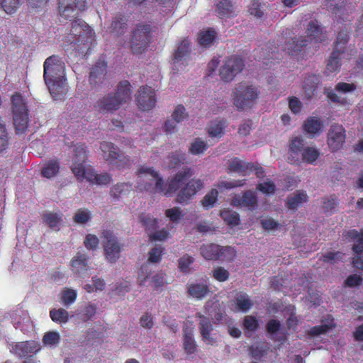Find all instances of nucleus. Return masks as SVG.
<instances>
[{
  "label": "nucleus",
  "instance_id": "nucleus-39",
  "mask_svg": "<svg viewBox=\"0 0 363 363\" xmlns=\"http://www.w3.org/2000/svg\"><path fill=\"white\" fill-rule=\"evenodd\" d=\"M225 127H226L225 121H213L208 126V133L211 138H221L225 133L223 131L225 130Z\"/></svg>",
  "mask_w": 363,
  "mask_h": 363
},
{
  "label": "nucleus",
  "instance_id": "nucleus-21",
  "mask_svg": "<svg viewBox=\"0 0 363 363\" xmlns=\"http://www.w3.org/2000/svg\"><path fill=\"white\" fill-rule=\"evenodd\" d=\"M196 316L201 320L199 323V330L200 335H201L202 340L207 345H213L216 343V338L211 335V332L213 331V325L208 318L204 316L200 313L196 314Z\"/></svg>",
  "mask_w": 363,
  "mask_h": 363
},
{
  "label": "nucleus",
  "instance_id": "nucleus-63",
  "mask_svg": "<svg viewBox=\"0 0 363 363\" xmlns=\"http://www.w3.org/2000/svg\"><path fill=\"white\" fill-rule=\"evenodd\" d=\"M194 261V257L188 255H184L181 257L179 259V269L184 272H186L189 270V265L191 264Z\"/></svg>",
  "mask_w": 363,
  "mask_h": 363
},
{
  "label": "nucleus",
  "instance_id": "nucleus-27",
  "mask_svg": "<svg viewBox=\"0 0 363 363\" xmlns=\"http://www.w3.org/2000/svg\"><path fill=\"white\" fill-rule=\"evenodd\" d=\"M232 203L235 206L253 208L257 206V197L251 191H244L242 196H235L232 199Z\"/></svg>",
  "mask_w": 363,
  "mask_h": 363
},
{
  "label": "nucleus",
  "instance_id": "nucleus-48",
  "mask_svg": "<svg viewBox=\"0 0 363 363\" xmlns=\"http://www.w3.org/2000/svg\"><path fill=\"white\" fill-rule=\"evenodd\" d=\"M22 0H0V6L8 14L15 13L21 4Z\"/></svg>",
  "mask_w": 363,
  "mask_h": 363
},
{
  "label": "nucleus",
  "instance_id": "nucleus-49",
  "mask_svg": "<svg viewBox=\"0 0 363 363\" xmlns=\"http://www.w3.org/2000/svg\"><path fill=\"white\" fill-rule=\"evenodd\" d=\"M169 167L171 169L179 167L185 160V153L182 151H176L168 156Z\"/></svg>",
  "mask_w": 363,
  "mask_h": 363
},
{
  "label": "nucleus",
  "instance_id": "nucleus-40",
  "mask_svg": "<svg viewBox=\"0 0 363 363\" xmlns=\"http://www.w3.org/2000/svg\"><path fill=\"white\" fill-rule=\"evenodd\" d=\"M220 216L223 220L231 227L239 225L240 223V215L230 209L221 211Z\"/></svg>",
  "mask_w": 363,
  "mask_h": 363
},
{
  "label": "nucleus",
  "instance_id": "nucleus-4",
  "mask_svg": "<svg viewBox=\"0 0 363 363\" xmlns=\"http://www.w3.org/2000/svg\"><path fill=\"white\" fill-rule=\"evenodd\" d=\"M62 67V61L57 55L50 56L44 62V80L50 94L55 100L61 99L67 92L65 77L55 76L56 71H59Z\"/></svg>",
  "mask_w": 363,
  "mask_h": 363
},
{
  "label": "nucleus",
  "instance_id": "nucleus-56",
  "mask_svg": "<svg viewBox=\"0 0 363 363\" xmlns=\"http://www.w3.org/2000/svg\"><path fill=\"white\" fill-rule=\"evenodd\" d=\"M242 323L244 328L251 332H255L259 325L257 320L252 315H246Z\"/></svg>",
  "mask_w": 363,
  "mask_h": 363
},
{
  "label": "nucleus",
  "instance_id": "nucleus-7",
  "mask_svg": "<svg viewBox=\"0 0 363 363\" xmlns=\"http://www.w3.org/2000/svg\"><path fill=\"white\" fill-rule=\"evenodd\" d=\"M11 101L16 133H23L26 130L29 122L25 100L21 93L16 92L11 96Z\"/></svg>",
  "mask_w": 363,
  "mask_h": 363
},
{
  "label": "nucleus",
  "instance_id": "nucleus-55",
  "mask_svg": "<svg viewBox=\"0 0 363 363\" xmlns=\"http://www.w3.org/2000/svg\"><path fill=\"white\" fill-rule=\"evenodd\" d=\"M338 205V201L335 195L324 198L323 208L326 212L333 213Z\"/></svg>",
  "mask_w": 363,
  "mask_h": 363
},
{
  "label": "nucleus",
  "instance_id": "nucleus-60",
  "mask_svg": "<svg viewBox=\"0 0 363 363\" xmlns=\"http://www.w3.org/2000/svg\"><path fill=\"white\" fill-rule=\"evenodd\" d=\"M90 219V213L86 210L79 209L75 215H74V222L79 224L86 223Z\"/></svg>",
  "mask_w": 363,
  "mask_h": 363
},
{
  "label": "nucleus",
  "instance_id": "nucleus-22",
  "mask_svg": "<svg viewBox=\"0 0 363 363\" xmlns=\"http://www.w3.org/2000/svg\"><path fill=\"white\" fill-rule=\"evenodd\" d=\"M303 145V140L301 137H296L290 140L288 150V162L290 164L300 165L301 155L305 148Z\"/></svg>",
  "mask_w": 363,
  "mask_h": 363
},
{
  "label": "nucleus",
  "instance_id": "nucleus-32",
  "mask_svg": "<svg viewBox=\"0 0 363 363\" xmlns=\"http://www.w3.org/2000/svg\"><path fill=\"white\" fill-rule=\"evenodd\" d=\"M89 257L78 252L70 262L72 271L75 273H82L89 269Z\"/></svg>",
  "mask_w": 363,
  "mask_h": 363
},
{
  "label": "nucleus",
  "instance_id": "nucleus-23",
  "mask_svg": "<svg viewBox=\"0 0 363 363\" xmlns=\"http://www.w3.org/2000/svg\"><path fill=\"white\" fill-rule=\"evenodd\" d=\"M83 179H86L89 182L96 185H107L111 182L112 176L108 172L101 174L96 173L94 170L89 167L88 170L85 171L84 175L77 177L78 181Z\"/></svg>",
  "mask_w": 363,
  "mask_h": 363
},
{
  "label": "nucleus",
  "instance_id": "nucleus-62",
  "mask_svg": "<svg viewBox=\"0 0 363 363\" xmlns=\"http://www.w3.org/2000/svg\"><path fill=\"white\" fill-rule=\"evenodd\" d=\"M333 328V326L329 324H321L312 327L308 334L312 336H318L320 334H325Z\"/></svg>",
  "mask_w": 363,
  "mask_h": 363
},
{
  "label": "nucleus",
  "instance_id": "nucleus-3",
  "mask_svg": "<svg viewBox=\"0 0 363 363\" xmlns=\"http://www.w3.org/2000/svg\"><path fill=\"white\" fill-rule=\"evenodd\" d=\"M306 37L291 38L282 45V52L289 55H297L298 52L311 43L318 44L326 40L325 32L317 20H311L306 28Z\"/></svg>",
  "mask_w": 363,
  "mask_h": 363
},
{
  "label": "nucleus",
  "instance_id": "nucleus-15",
  "mask_svg": "<svg viewBox=\"0 0 363 363\" xmlns=\"http://www.w3.org/2000/svg\"><path fill=\"white\" fill-rule=\"evenodd\" d=\"M104 248L105 257L110 262H115L119 257L121 252L122 245L119 244L116 237L111 230H104L103 232Z\"/></svg>",
  "mask_w": 363,
  "mask_h": 363
},
{
  "label": "nucleus",
  "instance_id": "nucleus-64",
  "mask_svg": "<svg viewBox=\"0 0 363 363\" xmlns=\"http://www.w3.org/2000/svg\"><path fill=\"white\" fill-rule=\"evenodd\" d=\"M344 254L341 252H329L323 255L322 260L326 263L333 264L338 259H342Z\"/></svg>",
  "mask_w": 363,
  "mask_h": 363
},
{
  "label": "nucleus",
  "instance_id": "nucleus-34",
  "mask_svg": "<svg viewBox=\"0 0 363 363\" xmlns=\"http://www.w3.org/2000/svg\"><path fill=\"white\" fill-rule=\"evenodd\" d=\"M133 191V184L129 182H121L114 184L110 191L111 196L118 201L122 196Z\"/></svg>",
  "mask_w": 363,
  "mask_h": 363
},
{
  "label": "nucleus",
  "instance_id": "nucleus-9",
  "mask_svg": "<svg viewBox=\"0 0 363 363\" xmlns=\"http://www.w3.org/2000/svg\"><path fill=\"white\" fill-rule=\"evenodd\" d=\"M100 149L104 160L110 164L118 169H127L130 167V157L118 152V147L113 143L104 141L101 143Z\"/></svg>",
  "mask_w": 363,
  "mask_h": 363
},
{
  "label": "nucleus",
  "instance_id": "nucleus-19",
  "mask_svg": "<svg viewBox=\"0 0 363 363\" xmlns=\"http://www.w3.org/2000/svg\"><path fill=\"white\" fill-rule=\"evenodd\" d=\"M107 63L104 57H100L98 62L91 67L89 82L92 86L103 84L106 75Z\"/></svg>",
  "mask_w": 363,
  "mask_h": 363
},
{
  "label": "nucleus",
  "instance_id": "nucleus-2",
  "mask_svg": "<svg viewBox=\"0 0 363 363\" xmlns=\"http://www.w3.org/2000/svg\"><path fill=\"white\" fill-rule=\"evenodd\" d=\"M133 90L127 80L118 83L115 92L105 94L95 102L94 108L101 113H112L125 105L131 98Z\"/></svg>",
  "mask_w": 363,
  "mask_h": 363
},
{
  "label": "nucleus",
  "instance_id": "nucleus-45",
  "mask_svg": "<svg viewBox=\"0 0 363 363\" xmlns=\"http://www.w3.org/2000/svg\"><path fill=\"white\" fill-rule=\"evenodd\" d=\"M43 220L51 228H57L62 222L61 214L57 213H45L43 216Z\"/></svg>",
  "mask_w": 363,
  "mask_h": 363
},
{
  "label": "nucleus",
  "instance_id": "nucleus-1",
  "mask_svg": "<svg viewBox=\"0 0 363 363\" xmlns=\"http://www.w3.org/2000/svg\"><path fill=\"white\" fill-rule=\"evenodd\" d=\"M137 174L139 177L149 180L145 184H140L138 186L141 190L158 192L168 196L181 189L177 192L176 197L177 203H189L193 199L196 193L203 187V182L201 179H192L189 180L193 175V171L191 168H185L179 171L167 184H164L159 173L151 167L141 166L137 170Z\"/></svg>",
  "mask_w": 363,
  "mask_h": 363
},
{
  "label": "nucleus",
  "instance_id": "nucleus-61",
  "mask_svg": "<svg viewBox=\"0 0 363 363\" xmlns=\"http://www.w3.org/2000/svg\"><path fill=\"white\" fill-rule=\"evenodd\" d=\"M96 313V305L89 303L85 308H84L82 315V320L84 322H87L90 320Z\"/></svg>",
  "mask_w": 363,
  "mask_h": 363
},
{
  "label": "nucleus",
  "instance_id": "nucleus-54",
  "mask_svg": "<svg viewBox=\"0 0 363 363\" xmlns=\"http://www.w3.org/2000/svg\"><path fill=\"white\" fill-rule=\"evenodd\" d=\"M77 297V291L74 289H65L61 296V300L65 305H69L76 301Z\"/></svg>",
  "mask_w": 363,
  "mask_h": 363
},
{
  "label": "nucleus",
  "instance_id": "nucleus-33",
  "mask_svg": "<svg viewBox=\"0 0 363 363\" xmlns=\"http://www.w3.org/2000/svg\"><path fill=\"white\" fill-rule=\"evenodd\" d=\"M186 287L188 294L198 300L203 299L210 292L209 287L204 283L188 284Z\"/></svg>",
  "mask_w": 363,
  "mask_h": 363
},
{
  "label": "nucleus",
  "instance_id": "nucleus-12",
  "mask_svg": "<svg viewBox=\"0 0 363 363\" xmlns=\"http://www.w3.org/2000/svg\"><path fill=\"white\" fill-rule=\"evenodd\" d=\"M245 67L243 60L238 55H231L224 60L220 69V77L224 82L233 81L236 74L241 72Z\"/></svg>",
  "mask_w": 363,
  "mask_h": 363
},
{
  "label": "nucleus",
  "instance_id": "nucleus-31",
  "mask_svg": "<svg viewBox=\"0 0 363 363\" xmlns=\"http://www.w3.org/2000/svg\"><path fill=\"white\" fill-rule=\"evenodd\" d=\"M183 347L187 355L194 354L197 349V345L194 337L192 328L185 327L183 328Z\"/></svg>",
  "mask_w": 363,
  "mask_h": 363
},
{
  "label": "nucleus",
  "instance_id": "nucleus-51",
  "mask_svg": "<svg viewBox=\"0 0 363 363\" xmlns=\"http://www.w3.org/2000/svg\"><path fill=\"white\" fill-rule=\"evenodd\" d=\"M256 189L257 191H259L267 195L274 194L276 191V185L274 182L268 180L267 182H264L257 184Z\"/></svg>",
  "mask_w": 363,
  "mask_h": 363
},
{
  "label": "nucleus",
  "instance_id": "nucleus-26",
  "mask_svg": "<svg viewBox=\"0 0 363 363\" xmlns=\"http://www.w3.org/2000/svg\"><path fill=\"white\" fill-rule=\"evenodd\" d=\"M216 12L220 19L233 18L235 16L234 3L232 0H218L216 6Z\"/></svg>",
  "mask_w": 363,
  "mask_h": 363
},
{
  "label": "nucleus",
  "instance_id": "nucleus-16",
  "mask_svg": "<svg viewBox=\"0 0 363 363\" xmlns=\"http://www.w3.org/2000/svg\"><path fill=\"white\" fill-rule=\"evenodd\" d=\"M135 96L136 104L142 111L151 110L157 103L155 90L149 86H140Z\"/></svg>",
  "mask_w": 363,
  "mask_h": 363
},
{
  "label": "nucleus",
  "instance_id": "nucleus-53",
  "mask_svg": "<svg viewBox=\"0 0 363 363\" xmlns=\"http://www.w3.org/2000/svg\"><path fill=\"white\" fill-rule=\"evenodd\" d=\"M166 217H168L173 223H177L180 220L184 214L179 207H173L167 209L164 213Z\"/></svg>",
  "mask_w": 363,
  "mask_h": 363
},
{
  "label": "nucleus",
  "instance_id": "nucleus-13",
  "mask_svg": "<svg viewBox=\"0 0 363 363\" xmlns=\"http://www.w3.org/2000/svg\"><path fill=\"white\" fill-rule=\"evenodd\" d=\"M200 254L208 260H231L235 257V252L231 247H220L216 244L200 247Z\"/></svg>",
  "mask_w": 363,
  "mask_h": 363
},
{
  "label": "nucleus",
  "instance_id": "nucleus-52",
  "mask_svg": "<svg viewBox=\"0 0 363 363\" xmlns=\"http://www.w3.org/2000/svg\"><path fill=\"white\" fill-rule=\"evenodd\" d=\"M218 192L216 189H211L208 192L202 200V204L206 208L213 206L218 199Z\"/></svg>",
  "mask_w": 363,
  "mask_h": 363
},
{
  "label": "nucleus",
  "instance_id": "nucleus-57",
  "mask_svg": "<svg viewBox=\"0 0 363 363\" xmlns=\"http://www.w3.org/2000/svg\"><path fill=\"white\" fill-rule=\"evenodd\" d=\"M60 341V335L56 332H48L45 333L43 342L45 345H55Z\"/></svg>",
  "mask_w": 363,
  "mask_h": 363
},
{
  "label": "nucleus",
  "instance_id": "nucleus-35",
  "mask_svg": "<svg viewBox=\"0 0 363 363\" xmlns=\"http://www.w3.org/2000/svg\"><path fill=\"white\" fill-rule=\"evenodd\" d=\"M235 306L239 311L246 313L253 306V301L250 299L249 296L243 292L235 294L234 297Z\"/></svg>",
  "mask_w": 363,
  "mask_h": 363
},
{
  "label": "nucleus",
  "instance_id": "nucleus-59",
  "mask_svg": "<svg viewBox=\"0 0 363 363\" xmlns=\"http://www.w3.org/2000/svg\"><path fill=\"white\" fill-rule=\"evenodd\" d=\"M230 273L228 269L218 267L213 271V277L220 282L228 280Z\"/></svg>",
  "mask_w": 363,
  "mask_h": 363
},
{
  "label": "nucleus",
  "instance_id": "nucleus-14",
  "mask_svg": "<svg viewBox=\"0 0 363 363\" xmlns=\"http://www.w3.org/2000/svg\"><path fill=\"white\" fill-rule=\"evenodd\" d=\"M191 42L189 39L185 38L180 42L179 46H177V49L174 50L172 58L174 71L178 72L187 65L191 58Z\"/></svg>",
  "mask_w": 363,
  "mask_h": 363
},
{
  "label": "nucleus",
  "instance_id": "nucleus-28",
  "mask_svg": "<svg viewBox=\"0 0 363 363\" xmlns=\"http://www.w3.org/2000/svg\"><path fill=\"white\" fill-rule=\"evenodd\" d=\"M253 171V163L244 162L239 158L232 160L228 166L229 172H238L242 176L249 175Z\"/></svg>",
  "mask_w": 363,
  "mask_h": 363
},
{
  "label": "nucleus",
  "instance_id": "nucleus-43",
  "mask_svg": "<svg viewBox=\"0 0 363 363\" xmlns=\"http://www.w3.org/2000/svg\"><path fill=\"white\" fill-rule=\"evenodd\" d=\"M140 221L143 224L147 231L152 232L157 230L158 227L157 218H153L150 214L142 213L140 215Z\"/></svg>",
  "mask_w": 363,
  "mask_h": 363
},
{
  "label": "nucleus",
  "instance_id": "nucleus-6",
  "mask_svg": "<svg viewBox=\"0 0 363 363\" xmlns=\"http://www.w3.org/2000/svg\"><path fill=\"white\" fill-rule=\"evenodd\" d=\"M258 94L255 86L240 82L235 86L232 95L233 104L240 111L251 108L255 104Z\"/></svg>",
  "mask_w": 363,
  "mask_h": 363
},
{
  "label": "nucleus",
  "instance_id": "nucleus-58",
  "mask_svg": "<svg viewBox=\"0 0 363 363\" xmlns=\"http://www.w3.org/2000/svg\"><path fill=\"white\" fill-rule=\"evenodd\" d=\"M163 247L161 245H156L149 252L148 260L152 263L159 262L161 259Z\"/></svg>",
  "mask_w": 363,
  "mask_h": 363
},
{
  "label": "nucleus",
  "instance_id": "nucleus-41",
  "mask_svg": "<svg viewBox=\"0 0 363 363\" xmlns=\"http://www.w3.org/2000/svg\"><path fill=\"white\" fill-rule=\"evenodd\" d=\"M10 137L6 125L0 116V153L9 148Z\"/></svg>",
  "mask_w": 363,
  "mask_h": 363
},
{
  "label": "nucleus",
  "instance_id": "nucleus-25",
  "mask_svg": "<svg viewBox=\"0 0 363 363\" xmlns=\"http://www.w3.org/2000/svg\"><path fill=\"white\" fill-rule=\"evenodd\" d=\"M319 83V77L314 74L305 77L302 85L303 98L311 99L313 96Z\"/></svg>",
  "mask_w": 363,
  "mask_h": 363
},
{
  "label": "nucleus",
  "instance_id": "nucleus-47",
  "mask_svg": "<svg viewBox=\"0 0 363 363\" xmlns=\"http://www.w3.org/2000/svg\"><path fill=\"white\" fill-rule=\"evenodd\" d=\"M50 318L55 323H67L69 320V313L68 312L63 309H52L49 312Z\"/></svg>",
  "mask_w": 363,
  "mask_h": 363
},
{
  "label": "nucleus",
  "instance_id": "nucleus-38",
  "mask_svg": "<svg viewBox=\"0 0 363 363\" xmlns=\"http://www.w3.org/2000/svg\"><path fill=\"white\" fill-rule=\"evenodd\" d=\"M60 171V163L57 160H49L43 167L41 174L47 179L55 177Z\"/></svg>",
  "mask_w": 363,
  "mask_h": 363
},
{
  "label": "nucleus",
  "instance_id": "nucleus-36",
  "mask_svg": "<svg viewBox=\"0 0 363 363\" xmlns=\"http://www.w3.org/2000/svg\"><path fill=\"white\" fill-rule=\"evenodd\" d=\"M346 236L348 238L356 240L357 242L352 247L356 255H361L363 252V229L358 232L355 229H350L347 232Z\"/></svg>",
  "mask_w": 363,
  "mask_h": 363
},
{
  "label": "nucleus",
  "instance_id": "nucleus-50",
  "mask_svg": "<svg viewBox=\"0 0 363 363\" xmlns=\"http://www.w3.org/2000/svg\"><path fill=\"white\" fill-rule=\"evenodd\" d=\"M324 3L328 10L337 14L344 8L345 0H324Z\"/></svg>",
  "mask_w": 363,
  "mask_h": 363
},
{
  "label": "nucleus",
  "instance_id": "nucleus-29",
  "mask_svg": "<svg viewBox=\"0 0 363 363\" xmlns=\"http://www.w3.org/2000/svg\"><path fill=\"white\" fill-rule=\"evenodd\" d=\"M303 130L314 136L319 135L323 128V122L318 116H309L306 118L303 125Z\"/></svg>",
  "mask_w": 363,
  "mask_h": 363
},
{
  "label": "nucleus",
  "instance_id": "nucleus-10",
  "mask_svg": "<svg viewBox=\"0 0 363 363\" xmlns=\"http://www.w3.org/2000/svg\"><path fill=\"white\" fill-rule=\"evenodd\" d=\"M151 40V26L149 24H138L133 31L130 50L134 54L145 51Z\"/></svg>",
  "mask_w": 363,
  "mask_h": 363
},
{
  "label": "nucleus",
  "instance_id": "nucleus-46",
  "mask_svg": "<svg viewBox=\"0 0 363 363\" xmlns=\"http://www.w3.org/2000/svg\"><path fill=\"white\" fill-rule=\"evenodd\" d=\"M208 147L207 143L200 138H195L194 141L189 147V152L194 155L203 153Z\"/></svg>",
  "mask_w": 363,
  "mask_h": 363
},
{
  "label": "nucleus",
  "instance_id": "nucleus-42",
  "mask_svg": "<svg viewBox=\"0 0 363 363\" xmlns=\"http://www.w3.org/2000/svg\"><path fill=\"white\" fill-rule=\"evenodd\" d=\"M320 157V152L315 147H308L303 149L301 155V163L304 162L308 164L313 163Z\"/></svg>",
  "mask_w": 363,
  "mask_h": 363
},
{
  "label": "nucleus",
  "instance_id": "nucleus-8",
  "mask_svg": "<svg viewBox=\"0 0 363 363\" xmlns=\"http://www.w3.org/2000/svg\"><path fill=\"white\" fill-rule=\"evenodd\" d=\"M349 38L348 32L346 29L338 33L336 40L334 42L333 50L329 60L327 62L326 69L328 72L334 73L339 71L341 67L340 61L342 59V56L346 52H348L346 45Z\"/></svg>",
  "mask_w": 363,
  "mask_h": 363
},
{
  "label": "nucleus",
  "instance_id": "nucleus-37",
  "mask_svg": "<svg viewBox=\"0 0 363 363\" xmlns=\"http://www.w3.org/2000/svg\"><path fill=\"white\" fill-rule=\"evenodd\" d=\"M308 201V195L305 191H297L294 193V196L288 198L286 206L289 209H296L297 207L303 203Z\"/></svg>",
  "mask_w": 363,
  "mask_h": 363
},
{
  "label": "nucleus",
  "instance_id": "nucleus-11",
  "mask_svg": "<svg viewBox=\"0 0 363 363\" xmlns=\"http://www.w3.org/2000/svg\"><path fill=\"white\" fill-rule=\"evenodd\" d=\"M57 6L60 18L71 21L86 10V0H57Z\"/></svg>",
  "mask_w": 363,
  "mask_h": 363
},
{
  "label": "nucleus",
  "instance_id": "nucleus-44",
  "mask_svg": "<svg viewBox=\"0 0 363 363\" xmlns=\"http://www.w3.org/2000/svg\"><path fill=\"white\" fill-rule=\"evenodd\" d=\"M216 37V32L213 29L200 33L199 36V43L203 47H208L213 43Z\"/></svg>",
  "mask_w": 363,
  "mask_h": 363
},
{
  "label": "nucleus",
  "instance_id": "nucleus-17",
  "mask_svg": "<svg viewBox=\"0 0 363 363\" xmlns=\"http://www.w3.org/2000/svg\"><path fill=\"white\" fill-rule=\"evenodd\" d=\"M346 130L342 125L333 124L327 134V145L333 152L341 150L345 143Z\"/></svg>",
  "mask_w": 363,
  "mask_h": 363
},
{
  "label": "nucleus",
  "instance_id": "nucleus-30",
  "mask_svg": "<svg viewBox=\"0 0 363 363\" xmlns=\"http://www.w3.org/2000/svg\"><path fill=\"white\" fill-rule=\"evenodd\" d=\"M127 22L128 19L125 16L121 13L116 14L108 29L114 36H121L125 33L127 29Z\"/></svg>",
  "mask_w": 363,
  "mask_h": 363
},
{
  "label": "nucleus",
  "instance_id": "nucleus-5",
  "mask_svg": "<svg viewBox=\"0 0 363 363\" xmlns=\"http://www.w3.org/2000/svg\"><path fill=\"white\" fill-rule=\"evenodd\" d=\"M69 35L71 46L79 53H84L89 49L92 38V29L79 17L72 18Z\"/></svg>",
  "mask_w": 363,
  "mask_h": 363
},
{
  "label": "nucleus",
  "instance_id": "nucleus-24",
  "mask_svg": "<svg viewBox=\"0 0 363 363\" xmlns=\"http://www.w3.org/2000/svg\"><path fill=\"white\" fill-rule=\"evenodd\" d=\"M187 117L185 107L182 105H179L175 107L172 114V118L165 121L164 129L165 132L173 133L177 123H181Z\"/></svg>",
  "mask_w": 363,
  "mask_h": 363
},
{
  "label": "nucleus",
  "instance_id": "nucleus-18",
  "mask_svg": "<svg viewBox=\"0 0 363 363\" xmlns=\"http://www.w3.org/2000/svg\"><path fill=\"white\" fill-rule=\"evenodd\" d=\"M86 160H87V153L86 147L83 145H79L74 147V157L71 165V171L76 177H82L89 167L86 166Z\"/></svg>",
  "mask_w": 363,
  "mask_h": 363
},
{
  "label": "nucleus",
  "instance_id": "nucleus-20",
  "mask_svg": "<svg viewBox=\"0 0 363 363\" xmlns=\"http://www.w3.org/2000/svg\"><path fill=\"white\" fill-rule=\"evenodd\" d=\"M12 349L14 354L18 355L19 357H23L29 355H36L41 350L42 346L38 342L28 340L16 343V345L13 346Z\"/></svg>",
  "mask_w": 363,
  "mask_h": 363
}]
</instances>
